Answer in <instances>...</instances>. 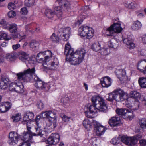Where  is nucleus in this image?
<instances>
[{
	"mask_svg": "<svg viewBox=\"0 0 146 146\" xmlns=\"http://www.w3.org/2000/svg\"><path fill=\"white\" fill-rule=\"evenodd\" d=\"M66 53V61L71 64L76 65L80 64L84 58L86 51L83 48H80L74 52L71 48L70 44L68 43L65 45L64 54Z\"/></svg>",
	"mask_w": 146,
	"mask_h": 146,
	"instance_id": "nucleus-1",
	"label": "nucleus"
},
{
	"mask_svg": "<svg viewBox=\"0 0 146 146\" xmlns=\"http://www.w3.org/2000/svg\"><path fill=\"white\" fill-rule=\"evenodd\" d=\"M92 104L86 105L84 108V111L88 110L90 113H96L98 111L106 112L108 111V107L105 101L102 97L95 95L91 98Z\"/></svg>",
	"mask_w": 146,
	"mask_h": 146,
	"instance_id": "nucleus-2",
	"label": "nucleus"
},
{
	"mask_svg": "<svg viewBox=\"0 0 146 146\" xmlns=\"http://www.w3.org/2000/svg\"><path fill=\"white\" fill-rule=\"evenodd\" d=\"M46 51L42 52L38 54L36 57L37 62L43 63V69L55 70L58 67V62L57 58H52L51 56H46L44 59L43 58L45 54Z\"/></svg>",
	"mask_w": 146,
	"mask_h": 146,
	"instance_id": "nucleus-3",
	"label": "nucleus"
},
{
	"mask_svg": "<svg viewBox=\"0 0 146 146\" xmlns=\"http://www.w3.org/2000/svg\"><path fill=\"white\" fill-rule=\"evenodd\" d=\"M35 69H28L25 71L23 72H21L16 74L17 78L19 81L30 82L33 78L32 75L35 73Z\"/></svg>",
	"mask_w": 146,
	"mask_h": 146,
	"instance_id": "nucleus-4",
	"label": "nucleus"
},
{
	"mask_svg": "<svg viewBox=\"0 0 146 146\" xmlns=\"http://www.w3.org/2000/svg\"><path fill=\"white\" fill-rule=\"evenodd\" d=\"M78 31L79 34L81 37H86L88 39L91 38L94 34V31L93 29L88 26H81L79 28Z\"/></svg>",
	"mask_w": 146,
	"mask_h": 146,
	"instance_id": "nucleus-5",
	"label": "nucleus"
},
{
	"mask_svg": "<svg viewBox=\"0 0 146 146\" xmlns=\"http://www.w3.org/2000/svg\"><path fill=\"white\" fill-rule=\"evenodd\" d=\"M121 24L118 23H114L110 27L107 29L106 32L108 36L113 37L115 36V33H119L122 31L123 29L121 27Z\"/></svg>",
	"mask_w": 146,
	"mask_h": 146,
	"instance_id": "nucleus-6",
	"label": "nucleus"
},
{
	"mask_svg": "<svg viewBox=\"0 0 146 146\" xmlns=\"http://www.w3.org/2000/svg\"><path fill=\"white\" fill-rule=\"evenodd\" d=\"M115 100L117 102L123 101L128 98V94L123 90L117 89L114 90Z\"/></svg>",
	"mask_w": 146,
	"mask_h": 146,
	"instance_id": "nucleus-7",
	"label": "nucleus"
},
{
	"mask_svg": "<svg viewBox=\"0 0 146 146\" xmlns=\"http://www.w3.org/2000/svg\"><path fill=\"white\" fill-rule=\"evenodd\" d=\"M120 141H121L123 143L129 146H133L136 144L137 140V139L139 137H128L124 135H119ZM140 136L139 137H141Z\"/></svg>",
	"mask_w": 146,
	"mask_h": 146,
	"instance_id": "nucleus-8",
	"label": "nucleus"
},
{
	"mask_svg": "<svg viewBox=\"0 0 146 146\" xmlns=\"http://www.w3.org/2000/svg\"><path fill=\"white\" fill-rule=\"evenodd\" d=\"M33 80L35 82L34 85L36 88L39 90H45L48 89V84L42 81L37 76H34Z\"/></svg>",
	"mask_w": 146,
	"mask_h": 146,
	"instance_id": "nucleus-9",
	"label": "nucleus"
},
{
	"mask_svg": "<svg viewBox=\"0 0 146 146\" xmlns=\"http://www.w3.org/2000/svg\"><path fill=\"white\" fill-rule=\"evenodd\" d=\"M9 139L8 142L11 145H15L17 144L19 140V135L14 132H10L9 135Z\"/></svg>",
	"mask_w": 146,
	"mask_h": 146,
	"instance_id": "nucleus-10",
	"label": "nucleus"
},
{
	"mask_svg": "<svg viewBox=\"0 0 146 146\" xmlns=\"http://www.w3.org/2000/svg\"><path fill=\"white\" fill-rule=\"evenodd\" d=\"M60 136L57 133H52L49 137L47 141L48 143L50 145H55L59 141Z\"/></svg>",
	"mask_w": 146,
	"mask_h": 146,
	"instance_id": "nucleus-11",
	"label": "nucleus"
},
{
	"mask_svg": "<svg viewBox=\"0 0 146 146\" xmlns=\"http://www.w3.org/2000/svg\"><path fill=\"white\" fill-rule=\"evenodd\" d=\"M108 123L109 125L111 127L119 126L121 123L120 117H111L109 120Z\"/></svg>",
	"mask_w": 146,
	"mask_h": 146,
	"instance_id": "nucleus-12",
	"label": "nucleus"
},
{
	"mask_svg": "<svg viewBox=\"0 0 146 146\" xmlns=\"http://www.w3.org/2000/svg\"><path fill=\"white\" fill-rule=\"evenodd\" d=\"M9 29L10 32L13 34L12 35V37L13 39L18 37V34L16 33L17 31V26L15 24L9 25Z\"/></svg>",
	"mask_w": 146,
	"mask_h": 146,
	"instance_id": "nucleus-13",
	"label": "nucleus"
},
{
	"mask_svg": "<svg viewBox=\"0 0 146 146\" xmlns=\"http://www.w3.org/2000/svg\"><path fill=\"white\" fill-rule=\"evenodd\" d=\"M112 80L108 76H105L101 79V83L103 87H108L110 86L112 83Z\"/></svg>",
	"mask_w": 146,
	"mask_h": 146,
	"instance_id": "nucleus-14",
	"label": "nucleus"
},
{
	"mask_svg": "<svg viewBox=\"0 0 146 146\" xmlns=\"http://www.w3.org/2000/svg\"><path fill=\"white\" fill-rule=\"evenodd\" d=\"M32 132H24L21 138V139L23 142H29L32 139Z\"/></svg>",
	"mask_w": 146,
	"mask_h": 146,
	"instance_id": "nucleus-15",
	"label": "nucleus"
},
{
	"mask_svg": "<svg viewBox=\"0 0 146 146\" xmlns=\"http://www.w3.org/2000/svg\"><path fill=\"white\" fill-rule=\"evenodd\" d=\"M10 80L7 77H3L0 81V87L2 89L5 90L10 84Z\"/></svg>",
	"mask_w": 146,
	"mask_h": 146,
	"instance_id": "nucleus-16",
	"label": "nucleus"
},
{
	"mask_svg": "<svg viewBox=\"0 0 146 146\" xmlns=\"http://www.w3.org/2000/svg\"><path fill=\"white\" fill-rule=\"evenodd\" d=\"M94 123H95L96 125H95V128L96 134L98 135H101L104 133L105 130L104 127L100 125V124L96 121H94Z\"/></svg>",
	"mask_w": 146,
	"mask_h": 146,
	"instance_id": "nucleus-17",
	"label": "nucleus"
},
{
	"mask_svg": "<svg viewBox=\"0 0 146 146\" xmlns=\"http://www.w3.org/2000/svg\"><path fill=\"white\" fill-rule=\"evenodd\" d=\"M11 104L9 102L5 103H0V111L1 112L4 113L8 111L11 108Z\"/></svg>",
	"mask_w": 146,
	"mask_h": 146,
	"instance_id": "nucleus-18",
	"label": "nucleus"
},
{
	"mask_svg": "<svg viewBox=\"0 0 146 146\" xmlns=\"http://www.w3.org/2000/svg\"><path fill=\"white\" fill-rule=\"evenodd\" d=\"M133 40L131 37L125 38L123 40V42L126 44L127 47L129 49L133 48L135 47V44L133 42Z\"/></svg>",
	"mask_w": 146,
	"mask_h": 146,
	"instance_id": "nucleus-19",
	"label": "nucleus"
},
{
	"mask_svg": "<svg viewBox=\"0 0 146 146\" xmlns=\"http://www.w3.org/2000/svg\"><path fill=\"white\" fill-rule=\"evenodd\" d=\"M146 67V60H141L138 63L137 68L140 71L145 73V68Z\"/></svg>",
	"mask_w": 146,
	"mask_h": 146,
	"instance_id": "nucleus-20",
	"label": "nucleus"
},
{
	"mask_svg": "<svg viewBox=\"0 0 146 146\" xmlns=\"http://www.w3.org/2000/svg\"><path fill=\"white\" fill-rule=\"evenodd\" d=\"M36 126L35 127L36 133H33V136H42L44 131L42 130V127L40 125H36Z\"/></svg>",
	"mask_w": 146,
	"mask_h": 146,
	"instance_id": "nucleus-21",
	"label": "nucleus"
},
{
	"mask_svg": "<svg viewBox=\"0 0 146 146\" xmlns=\"http://www.w3.org/2000/svg\"><path fill=\"white\" fill-rule=\"evenodd\" d=\"M117 74L119 75L120 80L121 81H124L127 79L126 76V72L125 70L124 69H119L117 72Z\"/></svg>",
	"mask_w": 146,
	"mask_h": 146,
	"instance_id": "nucleus-22",
	"label": "nucleus"
},
{
	"mask_svg": "<svg viewBox=\"0 0 146 146\" xmlns=\"http://www.w3.org/2000/svg\"><path fill=\"white\" fill-rule=\"evenodd\" d=\"M34 115L33 113L32 112H27L24 114L23 118V121L22 122L23 123L27 122V121H29V120H32L34 117Z\"/></svg>",
	"mask_w": 146,
	"mask_h": 146,
	"instance_id": "nucleus-23",
	"label": "nucleus"
},
{
	"mask_svg": "<svg viewBox=\"0 0 146 146\" xmlns=\"http://www.w3.org/2000/svg\"><path fill=\"white\" fill-rule=\"evenodd\" d=\"M6 59L9 62H12L16 59V56L13 53H7L5 56Z\"/></svg>",
	"mask_w": 146,
	"mask_h": 146,
	"instance_id": "nucleus-24",
	"label": "nucleus"
},
{
	"mask_svg": "<svg viewBox=\"0 0 146 146\" xmlns=\"http://www.w3.org/2000/svg\"><path fill=\"white\" fill-rule=\"evenodd\" d=\"M113 38V37H111ZM108 45L109 46L112 48H115L118 46V43L117 40L115 39H112L111 40L108 42Z\"/></svg>",
	"mask_w": 146,
	"mask_h": 146,
	"instance_id": "nucleus-25",
	"label": "nucleus"
},
{
	"mask_svg": "<svg viewBox=\"0 0 146 146\" xmlns=\"http://www.w3.org/2000/svg\"><path fill=\"white\" fill-rule=\"evenodd\" d=\"M142 24L139 21H136L133 22L131 26L132 29L133 30H137L141 28Z\"/></svg>",
	"mask_w": 146,
	"mask_h": 146,
	"instance_id": "nucleus-26",
	"label": "nucleus"
},
{
	"mask_svg": "<svg viewBox=\"0 0 146 146\" xmlns=\"http://www.w3.org/2000/svg\"><path fill=\"white\" fill-rule=\"evenodd\" d=\"M55 120L56 122H55V124L54 123L55 122L54 121H52H52H48L49 122H50V125L49 127V128L48 129V132L50 133L51 132L53 131L54 129V128L56 127L57 125V119H55Z\"/></svg>",
	"mask_w": 146,
	"mask_h": 146,
	"instance_id": "nucleus-27",
	"label": "nucleus"
},
{
	"mask_svg": "<svg viewBox=\"0 0 146 146\" xmlns=\"http://www.w3.org/2000/svg\"><path fill=\"white\" fill-rule=\"evenodd\" d=\"M138 83L142 88H146V77H141L139 78Z\"/></svg>",
	"mask_w": 146,
	"mask_h": 146,
	"instance_id": "nucleus-28",
	"label": "nucleus"
},
{
	"mask_svg": "<svg viewBox=\"0 0 146 146\" xmlns=\"http://www.w3.org/2000/svg\"><path fill=\"white\" fill-rule=\"evenodd\" d=\"M29 57L28 54L25 52L23 51H21L19 52V59L21 61L25 62Z\"/></svg>",
	"mask_w": 146,
	"mask_h": 146,
	"instance_id": "nucleus-29",
	"label": "nucleus"
},
{
	"mask_svg": "<svg viewBox=\"0 0 146 146\" xmlns=\"http://www.w3.org/2000/svg\"><path fill=\"white\" fill-rule=\"evenodd\" d=\"M48 121H51V120L52 121H54V122H55V119H56V113H55L52 112V111H48ZM55 124V122L54 123Z\"/></svg>",
	"mask_w": 146,
	"mask_h": 146,
	"instance_id": "nucleus-30",
	"label": "nucleus"
},
{
	"mask_svg": "<svg viewBox=\"0 0 146 146\" xmlns=\"http://www.w3.org/2000/svg\"><path fill=\"white\" fill-rule=\"evenodd\" d=\"M23 85L21 83H19L16 85L15 92L18 93H22L24 90L23 89Z\"/></svg>",
	"mask_w": 146,
	"mask_h": 146,
	"instance_id": "nucleus-31",
	"label": "nucleus"
},
{
	"mask_svg": "<svg viewBox=\"0 0 146 146\" xmlns=\"http://www.w3.org/2000/svg\"><path fill=\"white\" fill-rule=\"evenodd\" d=\"M70 28L67 27H64V41H67L69 38L70 34Z\"/></svg>",
	"mask_w": 146,
	"mask_h": 146,
	"instance_id": "nucleus-32",
	"label": "nucleus"
},
{
	"mask_svg": "<svg viewBox=\"0 0 146 146\" xmlns=\"http://www.w3.org/2000/svg\"><path fill=\"white\" fill-rule=\"evenodd\" d=\"M71 10V4L69 1H64V11L68 13L70 12Z\"/></svg>",
	"mask_w": 146,
	"mask_h": 146,
	"instance_id": "nucleus-33",
	"label": "nucleus"
},
{
	"mask_svg": "<svg viewBox=\"0 0 146 146\" xmlns=\"http://www.w3.org/2000/svg\"><path fill=\"white\" fill-rule=\"evenodd\" d=\"M56 13L54 11H53L52 10L49 9L46 10L45 14L46 16L48 18H50L52 17Z\"/></svg>",
	"mask_w": 146,
	"mask_h": 146,
	"instance_id": "nucleus-34",
	"label": "nucleus"
},
{
	"mask_svg": "<svg viewBox=\"0 0 146 146\" xmlns=\"http://www.w3.org/2000/svg\"><path fill=\"white\" fill-rule=\"evenodd\" d=\"M91 48L96 52L98 51L100 48V45L98 42L94 43L91 46Z\"/></svg>",
	"mask_w": 146,
	"mask_h": 146,
	"instance_id": "nucleus-35",
	"label": "nucleus"
},
{
	"mask_svg": "<svg viewBox=\"0 0 146 146\" xmlns=\"http://www.w3.org/2000/svg\"><path fill=\"white\" fill-rule=\"evenodd\" d=\"M116 113L119 115L125 117L127 109H117L116 110Z\"/></svg>",
	"mask_w": 146,
	"mask_h": 146,
	"instance_id": "nucleus-36",
	"label": "nucleus"
},
{
	"mask_svg": "<svg viewBox=\"0 0 146 146\" xmlns=\"http://www.w3.org/2000/svg\"><path fill=\"white\" fill-rule=\"evenodd\" d=\"M50 39L51 41L55 43L58 42L60 39L58 37V36L54 33L52 34Z\"/></svg>",
	"mask_w": 146,
	"mask_h": 146,
	"instance_id": "nucleus-37",
	"label": "nucleus"
},
{
	"mask_svg": "<svg viewBox=\"0 0 146 146\" xmlns=\"http://www.w3.org/2000/svg\"><path fill=\"white\" fill-rule=\"evenodd\" d=\"M125 6L129 9H135L137 7V4L135 2H133L128 4L125 3Z\"/></svg>",
	"mask_w": 146,
	"mask_h": 146,
	"instance_id": "nucleus-38",
	"label": "nucleus"
},
{
	"mask_svg": "<svg viewBox=\"0 0 146 146\" xmlns=\"http://www.w3.org/2000/svg\"><path fill=\"white\" fill-rule=\"evenodd\" d=\"M130 96L131 98H136L139 97L140 96V93L137 92L136 91H133L130 92Z\"/></svg>",
	"mask_w": 146,
	"mask_h": 146,
	"instance_id": "nucleus-39",
	"label": "nucleus"
},
{
	"mask_svg": "<svg viewBox=\"0 0 146 146\" xmlns=\"http://www.w3.org/2000/svg\"><path fill=\"white\" fill-rule=\"evenodd\" d=\"M139 123L140 127L142 128H146V119L142 118L139 121Z\"/></svg>",
	"mask_w": 146,
	"mask_h": 146,
	"instance_id": "nucleus-40",
	"label": "nucleus"
},
{
	"mask_svg": "<svg viewBox=\"0 0 146 146\" xmlns=\"http://www.w3.org/2000/svg\"><path fill=\"white\" fill-rule=\"evenodd\" d=\"M108 98L106 100L110 101H112L115 100V91L114 90L111 93L108 94Z\"/></svg>",
	"mask_w": 146,
	"mask_h": 146,
	"instance_id": "nucleus-41",
	"label": "nucleus"
},
{
	"mask_svg": "<svg viewBox=\"0 0 146 146\" xmlns=\"http://www.w3.org/2000/svg\"><path fill=\"white\" fill-rule=\"evenodd\" d=\"M120 141V136L119 135L117 137L112 139L110 142L111 143L114 145L119 143Z\"/></svg>",
	"mask_w": 146,
	"mask_h": 146,
	"instance_id": "nucleus-42",
	"label": "nucleus"
},
{
	"mask_svg": "<svg viewBox=\"0 0 146 146\" xmlns=\"http://www.w3.org/2000/svg\"><path fill=\"white\" fill-rule=\"evenodd\" d=\"M83 124L84 127L86 129H88L90 127V122L88 119H86L84 120L83 122Z\"/></svg>",
	"mask_w": 146,
	"mask_h": 146,
	"instance_id": "nucleus-43",
	"label": "nucleus"
},
{
	"mask_svg": "<svg viewBox=\"0 0 146 146\" xmlns=\"http://www.w3.org/2000/svg\"><path fill=\"white\" fill-rule=\"evenodd\" d=\"M9 90L11 91H14L17 83L16 82H12L9 84Z\"/></svg>",
	"mask_w": 146,
	"mask_h": 146,
	"instance_id": "nucleus-44",
	"label": "nucleus"
},
{
	"mask_svg": "<svg viewBox=\"0 0 146 146\" xmlns=\"http://www.w3.org/2000/svg\"><path fill=\"white\" fill-rule=\"evenodd\" d=\"M11 38L8 37L7 35L5 33H2L0 35V39L1 40H8Z\"/></svg>",
	"mask_w": 146,
	"mask_h": 146,
	"instance_id": "nucleus-45",
	"label": "nucleus"
},
{
	"mask_svg": "<svg viewBox=\"0 0 146 146\" xmlns=\"http://www.w3.org/2000/svg\"><path fill=\"white\" fill-rule=\"evenodd\" d=\"M38 45V43L35 40L31 41L29 44L30 47L32 48L36 47Z\"/></svg>",
	"mask_w": 146,
	"mask_h": 146,
	"instance_id": "nucleus-46",
	"label": "nucleus"
},
{
	"mask_svg": "<svg viewBox=\"0 0 146 146\" xmlns=\"http://www.w3.org/2000/svg\"><path fill=\"white\" fill-rule=\"evenodd\" d=\"M13 121L14 122H17L20 121L21 119V116L19 114H17L12 117Z\"/></svg>",
	"mask_w": 146,
	"mask_h": 146,
	"instance_id": "nucleus-47",
	"label": "nucleus"
},
{
	"mask_svg": "<svg viewBox=\"0 0 146 146\" xmlns=\"http://www.w3.org/2000/svg\"><path fill=\"white\" fill-rule=\"evenodd\" d=\"M63 7H62V5L61 6H57L56 7L54 8L55 11L58 12V13H59V15L60 16L62 15V9Z\"/></svg>",
	"mask_w": 146,
	"mask_h": 146,
	"instance_id": "nucleus-48",
	"label": "nucleus"
},
{
	"mask_svg": "<svg viewBox=\"0 0 146 146\" xmlns=\"http://www.w3.org/2000/svg\"><path fill=\"white\" fill-rule=\"evenodd\" d=\"M88 110L86 109V110L84 111L86 116L88 118H92L94 117V116L93 114L94 113H90L89 111H88Z\"/></svg>",
	"mask_w": 146,
	"mask_h": 146,
	"instance_id": "nucleus-49",
	"label": "nucleus"
},
{
	"mask_svg": "<svg viewBox=\"0 0 146 146\" xmlns=\"http://www.w3.org/2000/svg\"><path fill=\"white\" fill-rule=\"evenodd\" d=\"M34 3V0H27L25 1V5L28 7H30L33 5Z\"/></svg>",
	"mask_w": 146,
	"mask_h": 146,
	"instance_id": "nucleus-50",
	"label": "nucleus"
},
{
	"mask_svg": "<svg viewBox=\"0 0 146 146\" xmlns=\"http://www.w3.org/2000/svg\"><path fill=\"white\" fill-rule=\"evenodd\" d=\"M133 115L131 112L129 111L128 110H127V112L126 113L125 117L127 118H129L130 119L133 117Z\"/></svg>",
	"mask_w": 146,
	"mask_h": 146,
	"instance_id": "nucleus-51",
	"label": "nucleus"
},
{
	"mask_svg": "<svg viewBox=\"0 0 146 146\" xmlns=\"http://www.w3.org/2000/svg\"><path fill=\"white\" fill-rule=\"evenodd\" d=\"M8 7L9 10H13L15 9L16 6L14 3L10 2L9 3Z\"/></svg>",
	"mask_w": 146,
	"mask_h": 146,
	"instance_id": "nucleus-52",
	"label": "nucleus"
},
{
	"mask_svg": "<svg viewBox=\"0 0 146 146\" xmlns=\"http://www.w3.org/2000/svg\"><path fill=\"white\" fill-rule=\"evenodd\" d=\"M16 15V13L15 11L12 10L9 11L8 13V16L10 18H13Z\"/></svg>",
	"mask_w": 146,
	"mask_h": 146,
	"instance_id": "nucleus-53",
	"label": "nucleus"
},
{
	"mask_svg": "<svg viewBox=\"0 0 146 146\" xmlns=\"http://www.w3.org/2000/svg\"><path fill=\"white\" fill-rule=\"evenodd\" d=\"M23 123V124H26L27 129L28 131L27 132H31L30 131V129L31 128V125L30 122L29 121H27V122H24Z\"/></svg>",
	"mask_w": 146,
	"mask_h": 146,
	"instance_id": "nucleus-54",
	"label": "nucleus"
},
{
	"mask_svg": "<svg viewBox=\"0 0 146 146\" xmlns=\"http://www.w3.org/2000/svg\"><path fill=\"white\" fill-rule=\"evenodd\" d=\"M48 111L42 112L40 114L42 118H47L48 119Z\"/></svg>",
	"mask_w": 146,
	"mask_h": 146,
	"instance_id": "nucleus-55",
	"label": "nucleus"
},
{
	"mask_svg": "<svg viewBox=\"0 0 146 146\" xmlns=\"http://www.w3.org/2000/svg\"><path fill=\"white\" fill-rule=\"evenodd\" d=\"M58 35L62 37L64 36V28H62L60 29L58 32Z\"/></svg>",
	"mask_w": 146,
	"mask_h": 146,
	"instance_id": "nucleus-56",
	"label": "nucleus"
},
{
	"mask_svg": "<svg viewBox=\"0 0 146 146\" xmlns=\"http://www.w3.org/2000/svg\"><path fill=\"white\" fill-rule=\"evenodd\" d=\"M19 36H18V38H21V39L19 40V42H20L22 39H24L26 36V35L23 32V31H20L19 33Z\"/></svg>",
	"mask_w": 146,
	"mask_h": 146,
	"instance_id": "nucleus-57",
	"label": "nucleus"
},
{
	"mask_svg": "<svg viewBox=\"0 0 146 146\" xmlns=\"http://www.w3.org/2000/svg\"><path fill=\"white\" fill-rule=\"evenodd\" d=\"M44 104L42 102L40 101L38 102L37 106L40 109H42L43 108Z\"/></svg>",
	"mask_w": 146,
	"mask_h": 146,
	"instance_id": "nucleus-58",
	"label": "nucleus"
},
{
	"mask_svg": "<svg viewBox=\"0 0 146 146\" xmlns=\"http://www.w3.org/2000/svg\"><path fill=\"white\" fill-rule=\"evenodd\" d=\"M135 13L137 16L140 18L143 17V14L141 11H137L135 12Z\"/></svg>",
	"mask_w": 146,
	"mask_h": 146,
	"instance_id": "nucleus-59",
	"label": "nucleus"
},
{
	"mask_svg": "<svg viewBox=\"0 0 146 146\" xmlns=\"http://www.w3.org/2000/svg\"><path fill=\"white\" fill-rule=\"evenodd\" d=\"M41 118H42L40 114L39 115L37 116L36 118V125H40V123L39 122V121Z\"/></svg>",
	"mask_w": 146,
	"mask_h": 146,
	"instance_id": "nucleus-60",
	"label": "nucleus"
},
{
	"mask_svg": "<svg viewBox=\"0 0 146 146\" xmlns=\"http://www.w3.org/2000/svg\"><path fill=\"white\" fill-rule=\"evenodd\" d=\"M28 12L27 10L25 7H23L21 9L20 13L22 14H26Z\"/></svg>",
	"mask_w": 146,
	"mask_h": 146,
	"instance_id": "nucleus-61",
	"label": "nucleus"
},
{
	"mask_svg": "<svg viewBox=\"0 0 146 146\" xmlns=\"http://www.w3.org/2000/svg\"><path fill=\"white\" fill-rule=\"evenodd\" d=\"M139 143L141 146H145L146 145V140L142 139L140 140Z\"/></svg>",
	"mask_w": 146,
	"mask_h": 146,
	"instance_id": "nucleus-62",
	"label": "nucleus"
},
{
	"mask_svg": "<svg viewBox=\"0 0 146 146\" xmlns=\"http://www.w3.org/2000/svg\"><path fill=\"white\" fill-rule=\"evenodd\" d=\"M20 46L19 44H16L13 45L12 46V48L14 50H16L19 48Z\"/></svg>",
	"mask_w": 146,
	"mask_h": 146,
	"instance_id": "nucleus-63",
	"label": "nucleus"
},
{
	"mask_svg": "<svg viewBox=\"0 0 146 146\" xmlns=\"http://www.w3.org/2000/svg\"><path fill=\"white\" fill-rule=\"evenodd\" d=\"M19 146H30L29 142H22L19 145Z\"/></svg>",
	"mask_w": 146,
	"mask_h": 146,
	"instance_id": "nucleus-64",
	"label": "nucleus"
}]
</instances>
